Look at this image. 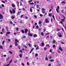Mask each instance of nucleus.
Instances as JSON below:
<instances>
[{
	"instance_id": "nucleus-1",
	"label": "nucleus",
	"mask_w": 66,
	"mask_h": 66,
	"mask_svg": "<svg viewBox=\"0 0 66 66\" xmlns=\"http://www.w3.org/2000/svg\"><path fill=\"white\" fill-rule=\"evenodd\" d=\"M63 17L64 19H62L61 20V21L60 22V23H61V24L63 23V22H64V21H65V17L64 16H63Z\"/></svg>"
},
{
	"instance_id": "nucleus-2",
	"label": "nucleus",
	"mask_w": 66,
	"mask_h": 66,
	"mask_svg": "<svg viewBox=\"0 0 66 66\" xmlns=\"http://www.w3.org/2000/svg\"><path fill=\"white\" fill-rule=\"evenodd\" d=\"M15 46H18V43H17L16 42H17V43H19V41L16 39L15 40Z\"/></svg>"
},
{
	"instance_id": "nucleus-3",
	"label": "nucleus",
	"mask_w": 66,
	"mask_h": 66,
	"mask_svg": "<svg viewBox=\"0 0 66 66\" xmlns=\"http://www.w3.org/2000/svg\"><path fill=\"white\" fill-rule=\"evenodd\" d=\"M45 9L44 8L42 9V13L43 14H45Z\"/></svg>"
},
{
	"instance_id": "nucleus-4",
	"label": "nucleus",
	"mask_w": 66,
	"mask_h": 66,
	"mask_svg": "<svg viewBox=\"0 0 66 66\" xmlns=\"http://www.w3.org/2000/svg\"><path fill=\"white\" fill-rule=\"evenodd\" d=\"M15 10H16V8H14L12 9V13L13 14H15V13H16V11H15Z\"/></svg>"
},
{
	"instance_id": "nucleus-5",
	"label": "nucleus",
	"mask_w": 66,
	"mask_h": 66,
	"mask_svg": "<svg viewBox=\"0 0 66 66\" xmlns=\"http://www.w3.org/2000/svg\"><path fill=\"white\" fill-rule=\"evenodd\" d=\"M57 34H58V36L59 37H62V35L61 33H58Z\"/></svg>"
},
{
	"instance_id": "nucleus-6",
	"label": "nucleus",
	"mask_w": 66,
	"mask_h": 66,
	"mask_svg": "<svg viewBox=\"0 0 66 66\" xmlns=\"http://www.w3.org/2000/svg\"><path fill=\"white\" fill-rule=\"evenodd\" d=\"M45 22L46 23H49L50 22L48 20V19L46 18L45 19Z\"/></svg>"
},
{
	"instance_id": "nucleus-7",
	"label": "nucleus",
	"mask_w": 66,
	"mask_h": 66,
	"mask_svg": "<svg viewBox=\"0 0 66 66\" xmlns=\"http://www.w3.org/2000/svg\"><path fill=\"white\" fill-rule=\"evenodd\" d=\"M9 34H11V32H10L9 31L8 32H6V36H7V35H8Z\"/></svg>"
},
{
	"instance_id": "nucleus-8",
	"label": "nucleus",
	"mask_w": 66,
	"mask_h": 66,
	"mask_svg": "<svg viewBox=\"0 0 66 66\" xmlns=\"http://www.w3.org/2000/svg\"><path fill=\"white\" fill-rule=\"evenodd\" d=\"M25 31V33L26 34H27V32L28 31V30L27 29H24Z\"/></svg>"
},
{
	"instance_id": "nucleus-9",
	"label": "nucleus",
	"mask_w": 66,
	"mask_h": 66,
	"mask_svg": "<svg viewBox=\"0 0 66 66\" xmlns=\"http://www.w3.org/2000/svg\"><path fill=\"white\" fill-rule=\"evenodd\" d=\"M3 15L1 13H0V19H2L3 18Z\"/></svg>"
},
{
	"instance_id": "nucleus-10",
	"label": "nucleus",
	"mask_w": 66,
	"mask_h": 66,
	"mask_svg": "<svg viewBox=\"0 0 66 66\" xmlns=\"http://www.w3.org/2000/svg\"><path fill=\"white\" fill-rule=\"evenodd\" d=\"M40 6L39 5H37L36 6V8L37 9H40V7H39Z\"/></svg>"
},
{
	"instance_id": "nucleus-11",
	"label": "nucleus",
	"mask_w": 66,
	"mask_h": 66,
	"mask_svg": "<svg viewBox=\"0 0 66 66\" xmlns=\"http://www.w3.org/2000/svg\"><path fill=\"white\" fill-rule=\"evenodd\" d=\"M12 7H13L14 8L15 7H16V6L14 4H12L11 5Z\"/></svg>"
},
{
	"instance_id": "nucleus-12",
	"label": "nucleus",
	"mask_w": 66,
	"mask_h": 66,
	"mask_svg": "<svg viewBox=\"0 0 66 66\" xmlns=\"http://www.w3.org/2000/svg\"><path fill=\"white\" fill-rule=\"evenodd\" d=\"M59 49L60 51H63V49L61 47H59Z\"/></svg>"
},
{
	"instance_id": "nucleus-13",
	"label": "nucleus",
	"mask_w": 66,
	"mask_h": 66,
	"mask_svg": "<svg viewBox=\"0 0 66 66\" xmlns=\"http://www.w3.org/2000/svg\"><path fill=\"white\" fill-rule=\"evenodd\" d=\"M28 35L29 36H33L32 34H31L29 33L28 34Z\"/></svg>"
},
{
	"instance_id": "nucleus-14",
	"label": "nucleus",
	"mask_w": 66,
	"mask_h": 66,
	"mask_svg": "<svg viewBox=\"0 0 66 66\" xmlns=\"http://www.w3.org/2000/svg\"><path fill=\"white\" fill-rule=\"evenodd\" d=\"M45 59L46 61H48V58L47 57V55H46V56Z\"/></svg>"
},
{
	"instance_id": "nucleus-15",
	"label": "nucleus",
	"mask_w": 66,
	"mask_h": 66,
	"mask_svg": "<svg viewBox=\"0 0 66 66\" xmlns=\"http://www.w3.org/2000/svg\"><path fill=\"white\" fill-rule=\"evenodd\" d=\"M6 29L7 31H9V30L8 29V27H7V26H6Z\"/></svg>"
},
{
	"instance_id": "nucleus-16",
	"label": "nucleus",
	"mask_w": 66,
	"mask_h": 66,
	"mask_svg": "<svg viewBox=\"0 0 66 66\" xmlns=\"http://www.w3.org/2000/svg\"><path fill=\"white\" fill-rule=\"evenodd\" d=\"M33 36L34 37H36L37 36V35L36 34H34Z\"/></svg>"
},
{
	"instance_id": "nucleus-17",
	"label": "nucleus",
	"mask_w": 66,
	"mask_h": 66,
	"mask_svg": "<svg viewBox=\"0 0 66 66\" xmlns=\"http://www.w3.org/2000/svg\"><path fill=\"white\" fill-rule=\"evenodd\" d=\"M20 15V12L18 11V13L17 14V16H18V15Z\"/></svg>"
},
{
	"instance_id": "nucleus-18",
	"label": "nucleus",
	"mask_w": 66,
	"mask_h": 66,
	"mask_svg": "<svg viewBox=\"0 0 66 66\" xmlns=\"http://www.w3.org/2000/svg\"><path fill=\"white\" fill-rule=\"evenodd\" d=\"M30 11L31 12H32V7H30Z\"/></svg>"
},
{
	"instance_id": "nucleus-19",
	"label": "nucleus",
	"mask_w": 66,
	"mask_h": 66,
	"mask_svg": "<svg viewBox=\"0 0 66 66\" xmlns=\"http://www.w3.org/2000/svg\"><path fill=\"white\" fill-rule=\"evenodd\" d=\"M41 35L42 36H44V34L43 32H41Z\"/></svg>"
},
{
	"instance_id": "nucleus-20",
	"label": "nucleus",
	"mask_w": 66,
	"mask_h": 66,
	"mask_svg": "<svg viewBox=\"0 0 66 66\" xmlns=\"http://www.w3.org/2000/svg\"><path fill=\"white\" fill-rule=\"evenodd\" d=\"M20 6H22V3H21V2L20 1Z\"/></svg>"
},
{
	"instance_id": "nucleus-21",
	"label": "nucleus",
	"mask_w": 66,
	"mask_h": 66,
	"mask_svg": "<svg viewBox=\"0 0 66 66\" xmlns=\"http://www.w3.org/2000/svg\"><path fill=\"white\" fill-rule=\"evenodd\" d=\"M14 63H16L17 62V60H15V61H14Z\"/></svg>"
},
{
	"instance_id": "nucleus-22",
	"label": "nucleus",
	"mask_w": 66,
	"mask_h": 66,
	"mask_svg": "<svg viewBox=\"0 0 66 66\" xmlns=\"http://www.w3.org/2000/svg\"><path fill=\"white\" fill-rule=\"evenodd\" d=\"M10 12L11 14H13V12H12V10H10Z\"/></svg>"
},
{
	"instance_id": "nucleus-23",
	"label": "nucleus",
	"mask_w": 66,
	"mask_h": 66,
	"mask_svg": "<svg viewBox=\"0 0 66 66\" xmlns=\"http://www.w3.org/2000/svg\"><path fill=\"white\" fill-rule=\"evenodd\" d=\"M55 42H56V41H55V40H54L53 41V43H55Z\"/></svg>"
},
{
	"instance_id": "nucleus-24",
	"label": "nucleus",
	"mask_w": 66,
	"mask_h": 66,
	"mask_svg": "<svg viewBox=\"0 0 66 66\" xmlns=\"http://www.w3.org/2000/svg\"><path fill=\"white\" fill-rule=\"evenodd\" d=\"M48 16H49L50 17H51V16H52V15H51V13H50V14H48Z\"/></svg>"
},
{
	"instance_id": "nucleus-25",
	"label": "nucleus",
	"mask_w": 66,
	"mask_h": 66,
	"mask_svg": "<svg viewBox=\"0 0 66 66\" xmlns=\"http://www.w3.org/2000/svg\"><path fill=\"white\" fill-rule=\"evenodd\" d=\"M22 32V33H24V31L23 30H22L21 31Z\"/></svg>"
},
{
	"instance_id": "nucleus-26",
	"label": "nucleus",
	"mask_w": 66,
	"mask_h": 66,
	"mask_svg": "<svg viewBox=\"0 0 66 66\" xmlns=\"http://www.w3.org/2000/svg\"><path fill=\"white\" fill-rule=\"evenodd\" d=\"M41 45L42 46H44V43H42Z\"/></svg>"
},
{
	"instance_id": "nucleus-27",
	"label": "nucleus",
	"mask_w": 66,
	"mask_h": 66,
	"mask_svg": "<svg viewBox=\"0 0 66 66\" xmlns=\"http://www.w3.org/2000/svg\"><path fill=\"white\" fill-rule=\"evenodd\" d=\"M38 49H39V47H38V46H37V47L36 48V50H38Z\"/></svg>"
},
{
	"instance_id": "nucleus-28",
	"label": "nucleus",
	"mask_w": 66,
	"mask_h": 66,
	"mask_svg": "<svg viewBox=\"0 0 66 66\" xmlns=\"http://www.w3.org/2000/svg\"><path fill=\"white\" fill-rule=\"evenodd\" d=\"M18 49H20V47L19 45H18Z\"/></svg>"
},
{
	"instance_id": "nucleus-29",
	"label": "nucleus",
	"mask_w": 66,
	"mask_h": 66,
	"mask_svg": "<svg viewBox=\"0 0 66 66\" xmlns=\"http://www.w3.org/2000/svg\"><path fill=\"white\" fill-rule=\"evenodd\" d=\"M25 38H26V36H23L22 37V38L23 39Z\"/></svg>"
},
{
	"instance_id": "nucleus-30",
	"label": "nucleus",
	"mask_w": 66,
	"mask_h": 66,
	"mask_svg": "<svg viewBox=\"0 0 66 66\" xmlns=\"http://www.w3.org/2000/svg\"><path fill=\"white\" fill-rule=\"evenodd\" d=\"M11 18L12 19H14L15 18V17L14 16H12L11 17Z\"/></svg>"
},
{
	"instance_id": "nucleus-31",
	"label": "nucleus",
	"mask_w": 66,
	"mask_h": 66,
	"mask_svg": "<svg viewBox=\"0 0 66 66\" xmlns=\"http://www.w3.org/2000/svg\"><path fill=\"white\" fill-rule=\"evenodd\" d=\"M38 23L39 24H40L42 23V21H39L38 22Z\"/></svg>"
},
{
	"instance_id": "nucleus-32",
	"label": "nucleus",
	"mask_w": 66,
	"mask_h": 66,
	"mask_svg": "<svg viewBox=\"0 0 66 66\" xmlns=\"http://www.w3.org/2000/svg\"><path fill=\"white\" fill-rule=\"evenodd\" d=\"M62 13H64V12H65V10H63L62 11Z\"/></svg>"
},
{
	"instance_id": "nucleus-33",
	"label": "nucleus",
	"mask_w": 66,
	"mask_h": 66,
	"mask_svg": "<svg viewBox=\"0 0 66 66\" xmlns=\"http://www.w3.org/2000/svg\"><path fill=\"white\" fill-rule=\"evenodd\" d=\"M19 56L20 57H21H21H22V55H21V54H20L19 55Z\"/></svg>"
},
{
	"instance_id": "nucleus-34",
	"label": "nucleus",
	"mask_w": 66,
	"mask_h": 66,
	"mask_svg": "<svg viewBox=\"0 0 66 66\" xmlns=\"http://www.w3.org/2000/svg\"><path fill=\"white\" fill-rule=\"evenodd\" d=\"M59 10H57V9H56V12L58 13H59Z\"/></svg>"
},
{
	"instance_id": "nucleus-35",
	"label": "nucleus",
	"mask_w": 66,
	"mask_h": 66,
	"mask_svg": "<svg viewBox=\"0 0 66 66\" xmlns=\"http://www.w3.org/2000/svg\"><path fill=\"white\" fill-rule=\"evenodd\" d=\"M61 3L62 4H63V3H64V4H65V2L64 1H62Z\"/></svg>"
},
{
	"instance_id": "nucleus-36",
	"label": "nucleus",
	"mask_w": 66,
	"mask_h": 66,
	"mask_svg": "<svg viewBox=\"0 0 66 66\" xmlns=\"http://www.w3.org/2000/svg\"><path fill=\"white\" fill-rule=\"evenodd\" d=\"M60 30H61V29H57V31H60Z\"/></svg>"
},
{
	"instance_id": "nucleus-37",
	"label": "nucleus",
	"mask_w": 66,
	"mask_h": 66,
	"mask_svg": "<svg viewBox=\"0 0 66 66\" xmlns=\"http://www.w3.org/2000/svg\"><path fill=\"white\" fill-rule=\"evenodd\" d=\"M16 31H18V28L17 27H16Z\"/></svg>"
},
{
	"instance_id": "nucleus-38",
	"label": "nucleus",
	"mask_w": 66,
	"mask_h": 66,
	"mask_svg": "<svg viewBox=\"0 0 66 66\" xmlns=\"http://www.w3.org/2000/svg\"><path fill=\"white\" fill-rule=\"evenodd\" d=\"M4 30V28H2V32H4L3 31Z\"/></svg>"
},
{
	"instance_id": "nucleus-39",
	"label": "nucleus",
	"mask_w": 66,
	"mask_h": 66,
	"mask_svg": "<svg viewBox=\"0 0 66 66\" xmlns=\"http://www.w3.org/2000/svg\"><path fill=\"white\" fill-rule=\"evenodd\" d=\"M0 48L1 49H3V46H0Z\"/></svg>"
},
{
	"instance_id": "nucleus-40",
	"label": "nucleus",
	"mask_w": 66,
	"mask_h": 66,
	"mask_svg": "<svg viewBox=\"0 0 66 66\" xmlns=\"http://www.w3.org/2000/svg\"><path fill=\"white\" fill-rule=\"evenodd\" d=\"M32 1V0H31L28 1V3H30V2H31Z\"/></svg>"
},
{
	"instance_id": "nucleus-41",
	"label": "nucleus",
	"mask_w": 66,
	"mask_h": 66,
	"mask_svg": "<svg viewBox=\"0 0 66 66\" xmlns=\"http://www.w3.org/2000/svg\"><path fill=\"white\" fill-rule=\"evenodd\" d=\"M53 18L55 20V18L54 17V15H53Z\"/></svg>"
},
{
	"instance_id": "nucleus-42",
	"label": "nucleus",
	"mask_w": 66,
	"mask_h": 66,
	"mask_svg": "<svg viewBox=\"0 0 66 66\" xmlns=\"http://www.w3.org/2000/svg\"><path fill=\"white\" fill-rule=\"evenodd\" d=\"M10 58V57H8L6 59V61H8L9 60V59Z\"/></svg>"
},
{
	"instance_id": "nucleus-43",
	"label": "nucleus",
	"mask_w": 66,
	"mask_h": 66,
	"mask_svg": "<svg viewBox=\"0 0 66 66\" xmlns=\"http://www.w3.org/2000/svg\"><path fill=\"white\" fill-rule=\"evenodd\" d=\"M28 45H29V47H31V44H30V43H29L28 44Z\"/></svg>"
},
{
	"instance_id": "nucleus-44",
	"label": "nucleus",
	"mask_w": 66,
	"mask_h": 66,
	"mask_svg": "<svg viewBox=\"0 0 66 66\" xmlns=\"http://www.w3.org/2000/svg\"><path fill=\"white\" fill-rule=\"evenodd\" d=\"M53 48H55V45H53Z\"/></svg>"
},
{
	"instance_id": "nucleus-45",
	"label": "nucleus",
	"mask_w": 66,
	"mask_h": 66,
	"mask_svg": "<svg viewBox=\"0 0 66 66\" xmlns=\"http://www.w3.org/2000/svg\"><path fill=\"white\" fill-rule=\"evenodd\" d=\"M38 54H35V56H38Z\"/></svg>"
},
{
	"instance_id": "nucleus-46",
	"label": "nucleus",
	"mask_w": 66,
	"mask_h": 66,
	"mask_svg": "<svg viewBox=\"0 0 66 66\" xmlns=\"http://www.w3.org/2000/svg\"><path fill=\"white\" fill-rule=\"evenodd\" d=\"M59 6H57V10H59Z\"/></svg>"
},
{
	"instance_id": "nucleus-47",
	"label": "nucleus",
	"mask_w": 66,
	"mask_h": 66,
	"mask_svg": "<svg viewBox=\"0 0 66 66\" xmlns=\"http://www.w3.org/2000/svg\"><path fill=\"white\" fill-rule=\"evenodd\" d=\"M39 15L40 17H43V15L42 14H40Z\"/></svg>"
},
{
	"instance_id": "nucleus-48",
	"label": "nucleus",
	"mask_w": 66,
	"mask_h": 66,
	"mask_svg": "<svg viewBox=\"0 0 66 66\" xmlns=\"http://www.w3.org/2000/svg\"><path fill=\"white\" fill-rule=\"evenodd\" d=\"M5 42V40H4L2 42V44L3 45L4 44V43Z\"/></svg>"
},
{
	"instance_id": "nucleus-49",
	"label": "nucleus",
	"mask_w": 66,
	"mask_h": 66,
	"mask_svg": "<svg viewBox=\"0 0 66 66\" xmlns=\"http://www.w3.org/2000/svg\"><path fill=\"white\" fill-rule=\"evenodd\" d=\"M34 48H33L31 50V51L32 52L33 51V50H34Z\"/></svg>"
},
{
	"instance_id": "nucleus-50",
	"label": "nucleus",
	"mask_w": 66,
	"mask_h": 66,
	"mask_svg": "<svg viewBox=\"0 0 66 66\" xmlns=\"http://www.w3.org/2000/svg\"><path fill=\"white\" fill-rule=\"evenodd\" d=\"M10 24H13V22H12V21H11L10 22Z\"/></svg>"
},
{
	"instance_id": "nucleus-51",
	"label": "nucleus",
	"mask_w": 66,
	"mask_h": 66,
	"mask_svg": "<svg viewBox=\"0 0 66 66\" xmlns=\"http://www.w3.org/2000/svg\"><path fill=\"white\" fill-rule=\"evenodd\" d=\"M25 18L26 19H28V17L26 16H25Z\"/></svg>"
},
{
	"instance_id": "nucleus-52",
	"label": "nucleus",
	"mask_w": 66,
	"mask_h": 66,
	"mask_svg": "<svg viewBox=\"0 0 66 66\" xmlns=\"http://www.w3.org/2000/svg\"><path fill=\"white\" fill-rule=\"evenodd\" d=\"M20 23H22V21H20Z\"/></svg>"
},
{
	"instance_id": "nucleus-53",
	"label": "nucleus",
	"mask_w": 66,
	"mask_h": 66,
	"mask_svg": "<svg viewBox=\"0 0 66 66\" xmlns=\"http://www.w3.org/2000/svg\"><path fill=\"white\" fill-rule=\"evenodd\" d=\"M30 4L33 5V4H34V3H30Z\"/></svg>"
},
{
	"instance_id": "nucleus-54",
	"label": "nucleus",
	"mask_w": 66,
	"mask_h": 66,
	"mask_svg": "<svg viewBox=\"0 0 66 66\" xmlns=\"http://www.w3.org/2000/svg\"><path fill=\"white\" fill-rule=\"evenodd\" d=\"M9 53H11V54H12V52L11 51H9Z\"/></svg>"
},
{
	"instance_id": "nucleus-55",
	"label": "nucleus",
	"mask_w": 66,
	"mask_h": 66,
	"mask_svg": "<svg viewBox=\"0 0 66 66\" xmlns=\"http://www.w3.org/2000/svg\"><path fill=\"white\" fill-rule=\"evenodd\" d=\"M36 28L37 29H38V28H39V27L38 26H36Z\"/></svg>"
},
{
	"instance_id": "nucleus-56",
	"label": "nucleus",
	"mask_w": 66,
	"mask_h": 66,
	"mask_svg": "<svg viewBox=\"0 0 66 66\" xmlns=\"http://www.w3.org/2000/svg\"><path fill=\"white\" fill-rule=\"evenodd\" d=\"M50 52H52V50L51 49H50Z\"/></svg>"
},
{
	"instance_id": "nucleus-57",
	"label": "nucleus",
	"mask_w": 66,
	"mask_h": 66,
	"mask_svg": "<svg viewBox=\"0 0 66 66\" xmlns=\"http://www.w3.org/2000/svg\"><path fill=\"white\" fill-rule=\"evenodd\" d=\"M32 65H34V63H35L34 62H32Z\"/></svg>"
},
{
	"instance_id": "nucleus-58",
	"label": "nucleus",
	"mask_w": 66,
	"mask_h": 66,
	"mask_svg": "<svg viewBox=\"0 0 66 66\" xmlns=\"http://www.w3.org/2000/svg\"><path fill=\"white\" fill-rule=\"evenodd\" d=\"M34 17H35V18H37V16H36L35 15H34Z\"/></svg>"
},
{
	"instance_id": "nucleus-59",
	"label": "nucleus",
	"mask_w": 66,
	"mask_h": 66,
	"mask_svg": "<svg viewBox=\"0 0 66 66\" xmlns=\"http://www.w3.org/2000/svg\"><path fill=\"white\" fill-rule=\"evenodd\" d=\"M1 2H2V3H5V2L3 1H2Z\"/></svg>"
},
{
	"instance_id": "nucleus-60",
	"label": "nucleus",
	"mask_w": 66,
	"mask_h": 66,
	"mask_svg": "<svg viewBox=\"0 0 66 66\" xmlns=\"http://www.w3.org/2000/svg\"><path fill=\"white\" fill-rule=\"evenodd\" d=\"M44 49L45 50H47V48L46 47L44 48Z\"/></svg>"
},
{
	"instance_id": "nucleus-61",
	"label": "nucleus",
	"mask_w": 66,
	"mask_h": 66,
	"mask_svg": "<svg viewBox=\"0 0 66 66\" xmlns=\"http://www.w3.org/2000/svg\"><path fill=\"white\" fill-rule=\"evenodd\" d=\"M16 2H17V3L18 4H19V2H18V1H17Z\"/></svg>"
},
{
	"instance_id": "nucleus-62",
	"label": "nucleus",
	"mask_w": 66,
	"mask_h": 66,
	"mask_svg": "<svg viewBox=\"0 0 66 66\" xmlns=\"http://www.w3.org/2000/svg\"><path fill=\"white\" fill-rule=\"evenodd\" d=\"M50 62H54V60H50Z\"/></svg>"
},
{
	"instance_id": "nucleus-63",
	"label": "nucleus",
	"mask_w": 66,
	"mask_h": 66,
	"mask_svg": "<svg viewBox=\"0 0 66 66\" xmlns=\"http://www.w3.org/2000/svg\"><path fill=\"white\" fill-rule=\"evenodd\" d=\"M37 12H39V10L38 9H36Z\"/></svg>"
},
{
	"instance_id": "nucleus-64",
	"label": "nucleus",
	"mask_w": 66,
	"mask_h": 66,
	"mask_svg": "<svg viewBox=\"0 0 66 66\" xmlns=\"http://www.w3.org/2000/svg\"><path fill=\"white\" fill-rule=\"evenodd\" d=\"M14 35H16L17 34V33H14Z\"/></svg>"
}]
</instances>
